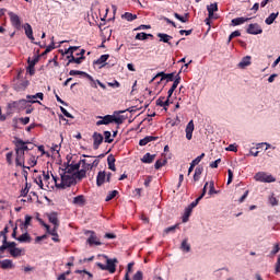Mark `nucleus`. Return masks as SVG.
<instances>
[{
	"mask_svg": "<svg viewBox=\"0 0 280 280\" xmlns=\"http://www.w3.org/2000/svg\"><path fill=\"white\" fill-rule=\"evenodd\" d=\"M60 176H61V180L58 184V177L52 175V179H54L55 185L58 189H67V187H71V185H74L75 175H71V174L65 173V171H62L60 173Z\"/></svg>",
	"mask_w": 280,
	"mask_h": 280,
	"instance_id": "nucleus-1",
	"label": "nucleus"
},
{
	"mask_svg": "<svg viewBox=\"0 0 280 280\" xmlns=\"http://www.w3.org/2000/svg\"><path fill=\"white\" fill-rule=\"evenodd\" d=\"M104 258L106 259V265L97 262L96 266L100 267L101 270H107L110 272V275H114V272L117 270V258L110 259L106 255H104Z\"/></svg>",
	"mask_w": 280,
	"mask_h": 280,
	"instance_id": "nucleus-2",
	"label": "nucleus"
},
{
	"mask_svg": "<svg viewBox=\"0 0 280 280\" xmlns=\"http://www.w3.org/2000/svg\"><path fill=\"white\" fill-rule=\"evenodd\" d=\"M254 179L257 180V183H276L277 182V178H275V176L266 172L256 173L254 176Z\"/></svg>",
	"mask_w": 280,
	"mask_h": 280,
	"instance_id": "nucleus-3",
	"label": "nucleus"
},
{
	"mask_svg": "<svg viewBox=\"0 0 280 280\" xmlns=\"http://www.w3.org/2000/svg\"><path fill=\"white\" fill-rule=\"evenodd\" d=\"M15 164L18 167H23L24 170H30V166H25V153L22 151H15Z\"/></svg>",
	"mask_w": 280,
	"mask_h": 280,
	"instance_id": "nucleus-4",
	"label": "nucleus"
},
{
	"mask_svg": "<svg viewBox=\"0 0 280 280\" xmlns=\"http://www.w3.org/2000/svg\"><path fill=\"white\" fill-rule=\"evenodd\" d=\"M15 152H27V150H30V147H27V143L30 142H25L19 138H15Z\"/></svg>",
	"mask_w": 280,
	"mask_h": 280,
	"instance_id": "nucleus-5",
	"label": "nucleus"
},
{
	"mask_svg": "<svg viewBox=\"0 0 280 280\" xmlns=\"http://www.w3.org/2000/svg\"><path fill=\"white\" fill-rule=\"evenodd\" d=\"M93 139V148L94 150H100V145H102V143H104V136H102V133L95 131L92 136Z\"/></svg>",
	"mask_w": 280,
	"mask_h": 280,
	"instance_id": "nucleus-6",
	"label": "nucleus"
},
{
	"mask_svg": "<svg viewBox=\"0 0 280 280\" xmlns=\"http://www.w3.org/2000/svg\"><path fill=\"white\" fill-rule=\"evenodd\" d=\"M78 170H80V163H71V164H67V166L65 167V170H62V172H65L66 174H70L72 176H75V174L78 173Z\"/></svg>",
	"mask_w": 280,
	"mask_h": 280,
	"instance_id": "nucleus-7",
	"label": "nucleus"
},
{
	"mask_svg": "<svg viewBox=\"0 0 280 280\" xmlns=\"http://www.w3.org/2000/svg\"><path fill=\"white\" fill-rule=\"evenodd\" d=\"M262 33H264V30H261V26L257 23L249 24L247 27V34L257 36V34H262Z\"/></svg>",
	"mask_w": 280,
	"mask_h": 280,
	"instance_id": "nucleus-8",
	"label": "nucleus"
},
{
	"mask_svg": "<svg viewBox=\"0 0 280 280\" xmlns=\"http://www.w3.org/2000/svg\"><path fill=\"white\" fill-rule=\"evenodd\" d=\"M11 25L15 27V30H21V18L16 15L14 12H9Z\"/></svg>",
	"mask_w": 280,
	"mask_h": 280,
	"instance_id": "nucleus-9",
	"label": "nucleus"
},
{
	"mask_svg": "<svg viewBox=\"0 0 280 280\" xmlns=\"http://www.w3.org/2000/svg\"><path fill=\"white\" fill-rule=\"evenodd\" d=\"M86 242L90 246H102V242H100V238L97 237V235H95V232L93 231H90V237Z\"/></svg>",
	"mask_w": 280,
	"mask_h": 280,
	"instance_id": "nucleus-10",
	"label": "nucleus"
},
{
	"mask_svg": "<svg viewBox=\"0 0 280 280\" xmlns=\"http://www.w3.org/2000/svg\"><path fill=\"white\" fill-rule=\"evenodd\" d=\"M156 78H161V80H166V82H174V72L172 73H165V72H160L158 73L156 77H154L151 82H154Z\"/></svg>",
	"mask_w": 280,
	"mask_h": 280,
	"instance_id": "nucleus-11",
	"label": "nucleus"
},
{
	"mask_svg": "<svg viewBox=\"0 0 280 280\" xmlns=\"http://www.w3.org/2000/svg\"><path fill=\"white\" fill-rule=\"evenodd\" d=\"M194 130H195V126H194V120H190L185 129L186 132V139L188 141H191L192 137H194Z\"/></svg>",
	"mask_w": 280,
	"mask_h": 280,
	"instance_id": "nucleus-12",
	"label": "nucleus"
},
{
	"mask_svg": "<svg viewBox=\"0 0 280 280\" xmlns=\"http://www.w3.org/2000/svg\"><path fill=\"white\" fill-rule=\"evenodd\" d=\"M98 119L101 120L96 121V126H108V124H113V115L98 116Z\"/></svg>",
	"mask_w": 280,
	"mask_h": 280,
	"instance_id": "nucleus-13",
	"label": "nucleus"
},
{
	"mask_svg": "<svg viewBox=\"0 0 280 280\" xmlns=\"http://www.w3.org/2000/svg\"><path fill=\"white\" fill-rule=\"evenodd\" d=\"M43 97H45V95L42 92H38L34 95H27L26 100L28 101L30 104H40V102L36 100H43Z\"/></svg>",
	"mask_w": 280,
	"mask_h": 280,
	"instance_id": "nucleus-14",
	"label": "nucleus"
},
{
	"mask_svg": "<svg viewBox=\"0 0 280 280\" xmlns=\"http://www.w3.org/2000/svg\"><path fill=\"white\" fill-rule=\"evenodd\" d=\"M208 19H206V24L209 25V19H213V12H218V3H211L207 7Z\"/></svg>",
	"mask_w": 280,
	"mask_h": 280,
	"instance_id": "nucleus-15",
	"label": "nucleus"
},
{
	"mask_svg": "<svg viewBox=\"0 0 280 280\" xmlns=\"http://www.w3.org/2000/svg\"><path fill=\"white\" fill-rule=\"evenodd\" d=\"M205 159V153H201L199 156H197L195 160L191 161L190 166L188 168V176L191 174V172H194V167H196V165L200 164V161H202Z\"/></svg>",
	"mask_w": 280,
	"mask_h": 280,
	"instance_id": "nucleus-16",
	"label": "nucleus"
},
{
	"mask_svg": "<svg viewBox=\"0 0 280 280\" xmlns=\"http://www.w3.org/2000/svg\"><path fill=\"white\" fill-rule=\"evenodd\" d=\"M67 67H69L70 65H73V62L75 65H82V60H84V57H79V58H75L73 56V52H71V55L67 56Z\"/></svg>",
	"mask_w": 280,
	"mask_h": 280,
	"instance_id": "nucleus-17",
	"label": "nucleus"
},
{
	"mask_svg": "<svg viewBox=\"0 0 280 280\" xmlns=\"http://www.w3.org/2000/svg\"><path fill=\"white\" fill-rule=\"evenodd\" d=\"M158 38H160V43H166L167 45H170V47H173L172 42V35L165 34V33H159L158 34Z\"/></svg>",
	"mask_w": 280,
	"mask_h": 280,
	"instance_id": "nucleus-18",
	"label": "nucleus"
},
{
	"mask_svg": "<svg viewBox=\"0 0 280 280\" xmlns=\"http://www.w3.org/2000/svg\"><path fill=\"white\" fill-rule=\"evenodd\" d=\"M202 172H205V166H202V165H198L195 168V173H194V176H192L194 183H198V180H200V176H202Z\"/></svg>",
	"mask_w": 280,
	"mask_h": 280,
	"instance_id": "nucleus-19",
	"label": "nucleus"
},
{
	"mask_svg": "<svg viewBox=\"0 0 280 280\" xmlns=\"http://www.w3.org/2000/svg\"><path fill=\"white\" fill-rule=\"evenodd\" d=\"M104 183H106V172L100 171L96 176V185L97 187H102Z\"/></svg>",
	"mask_w": 280,
	"mask_h": 280,
	"instance_id": "nucleus-20",
	"label": "nucleus"
},
{
	"mask_svg": "<svg viewBox=\"0 0 280 280\" xmlns=\"http://www.w3.org/2000/svg\"><path fill=\"white\" fill-rule=\"evenodd\" d=\"M69 75H83V78H86L88 80H90V82H93V78L91 77V74L84 72V71H80V70H70L69 71Z\"/></svg>",
	"mask_w": 280,
	"mask_h": 280,
	"instance_id": "nucleus-21",
	"label": "nucleus"
},
{
	"mask_svg": "<svg viewBox=\"0 0 280 280\" xmlns=\"http://www.w3.org/2000/svg\"><path fill=\"white\" fill-rule=\"evenodd\" d=\"M0 268H2V270H10L14 268V262L11 259H4L0 261Z\"/></svg>",
	"mask_w": 280,
	"mask_h": 280,
	"instance_id": "nucleus-22",
	"label": "nucleus"
},
{
	"mask_svg": "<svg viewBox=\"0 0 280 280\" xmlns=\"http://www.w3.org/2000/svg\"><path fill=\"white\" fill-rule=\"evenodd\" d=\"M24 31L27 38L34 43V31L32 30V25L30 23L24 24Z\"/></svg>",
	"mask_w": 280,
	"mask_h": 280,
	"instance_id": "nucleus-23",
	"label": "nucleus"
},
{
	"mask_svg": "<svg viewBox=\"0 0 280 280\" xmlns=\"http://www.w3.org/2000/svg\"><path fill=\"white\" fill-rule=\"evenodd\" d=\"M250 56H245L242 58L241 62L237 65L238 69H246V67H250Z\"/></svg>",
	"mask_w": 280,
	"mask_h": 280,
	"instance_id": "nucleus-24",
	"label": "nucleus"
},
{
	"mask_svg": "<svg viewBox=\"0 0 280 280\" xmlns=\"http://www.w3.org/2000/svg\"><path fill=\"white\" fill-rule=\"evenodd\" d=\"M110 58V55H102L97 60L94 61V65H101L100 69L106 67V61Z\"/></svg>",
	"mask_w": 280,
	"mask_h": 280,
	"instance_id": "nucleus-25",
	"label": "nucleus"
},
{
	"mask_svg": "<svg viewBox=\"0 0 280 280\" xmlns=\"http://www.w3.org/2000/svg\"><path fill=\"white\" fill-rule=\"evenodd\" d=\"M73 205H77L78 207H84L86 205V199L84 198V195H79L73 198Z\"/></svg>",
	"mask_w": 280,
	"mask_h": 280,
	"instance_id": "nucleus-26",
	"label": "nucleus"
},
{
	"mask_svg": "<svg viewBox=\"0 0 280 280\" xmlns=\"http://www.w3.org/2000/svg\"><path fill=\"white\" fill-rule=\"evenodd\" d=\"M115 155L109 154L107 156V165H108V170H112V172H117V167L115 166Z\"/></svg>",
	"mask_w": 280,
	"mask_h": 280,
	"instance_id": "nucleus-27",
	"label": "nucleus"
},
{
	"mask_svg": "<svg viewBox=\"0 0 280 280\" xmlns=\"http://www.w3.org/2000/svg\"><path fill=\"white\" fill-rule=\"evenodd\" d=\"M48 220L54 226H60V222L58 221V213L51 212L48 214Z\"/></svg>",
	"mask_w": 280,
	"mask_h": 280,
	"instance_id": "nucleus-28",
	"label": "nucleus"
},
{
	"mask_svg": "<svg viewBox=\"0 0 280 280\" xmlns=\"http://www.w3.org/2000/svg\"><path fill=\"white\" fill-rule=\"evenodd\" d=\"M12 248H16L15 242H7L5 245L0 246V253H5V250L10 252Z\"/></svg>",
	"mask_w": 280,
	"mask_h": 280,
	"instance_id": "nucleus-29",
	"label": "nucleus"
},
{
	"mask_svg": "<svg viewBox=\"0 0 280 280\" xmlns=\"http://www.w3.org/2000/svg\"><path fill=\"white\" fill-rule=\"evenodd\" d=\"M156 139H159V137L147 136L139 141V145H148V143H151V141H156Z\"/></svg>",
	"mask_w": 280,
	"mask_h": 280,
	"instance_id": "nucleus-30",
	"label": "nucleus"
},
{
	"mask_svg": "<svg viewBox=\"0 0 280 280\" xmlns=\"http://www.w3.org/2000/svg\"><path fill=\"white\" fill-rule=\"evenodd\" d=\"M34 183L38 185L39 189H45V191L49 189V184H46V185L44 184L43 176H38L37 178H35Z\"/></svg>",
	"mask_w": 280,
	"mask_h": 280,
	"instance_id": "nucleus-31",
	"label": "nucleus"
},
{
	"mask_svg": "<svg viewBox=\"0 0 280 280\" xmlns=\"http://www.w3.org/2000/svg\"><path fill=\"white\" fill-rule=\"evenodd\" d=\"M154 159H156V154L145 153L141 159L142 163H153Z\"/></svg>",
	"mask_w": 280,
	"mask_h": 280,
	"instance_id": "nucleus-32",
	"label": "nucleus"
},
{
	"mask_svg": "<svg viewBox=\"0 0 280 280\" xmlns=\"http://www.w3.org/2000/svg\"><path fill=\"white\" fill-rule=\"evenodd\" d=\"M27 104H30L28 100H20L19 102H14L12 106L13 108H25Z\"/></svg>",
	"mask_w": 280,
	"mask_h": 280,
	"instance_id": "nucleus-33",
	"label": "nucleus"
},
{
	"mask_svg": "<svg viewBox=\"0 0 280 280\" xmlns=\"http://www.w3.org/2000/svg\"><path fill=\"white\" fill-rule=\"evenodd\" d=\"M153 34H148V33H138L136 35V40H148V38H153Z\"/></svg>",
	"mask_w": 280,
	"mask_h": 280,
	"instance_id": "nucleus-34",
	"label": "nucleus"
},
{
	"mask_svg": "<svg viewBox=\"0 0 280 280\" xmlns=\"http://www.w3.org/2000/svg\"><path fill=\"white\" fill-rule=\"evenodd\" d=\"M277 16H279V12H277V13H271V14L265 20L266 25H272V23H275V21H277Z\"/></svg>",
	"mask_w": 280,
	"mask_h": 280,
	"instance_id": "nucleus-35",
	"label": "nucleus"
},
{
	"mask_svg": "<svg viewBox=\"0 0 280 280\" xmlns=\"http://www.w3.org/2000/svg\"><path fill=\"white\" fill-rule=\"evenodd\" d=\"M174 16L177 19V21H180V23H187L189 21V13H185L184 15L174 13Z\"/></svg>",
	"mask_w": 280,
	"mask_h": 280,
	"instance_id": "nucleus-36",
	"label": "nucleus"
},
{
	"mask_svg": "<svg viewBox=\"0 0 280 280\" xmlns=\"http://www.w3.org/2000/svg\"><path fill=\"white\" fill-rule=\"evenodd\" d=\"M246 21H250L248 18H236L232 20V25H243V23H246Z\"/></svg>",
	"mask_w": 280,
	"mask_h": 280,
	"instance_id": "nucleus-37",
	"label": "nucleus"
},
{
	"mask_svg": "<svg viewBox=\"0 0 280 280\" xmlns=\"http://www.w3.org/2000/svg\"><path fill=\"white\" fill-rule=\"evenodd\" d=\"M191 208H185L184 214L182 217V222H189V217L191 215Z\"/></svg>",
	"mask_w": 280,
	"mask_h": 280,
	"instance_id": "nucleus-38",
	"label": "nucleus"
},
{
	"mask_svg": "<svg viewBox=\"0 0 280 280\" xmlns=\"http://www.w3.org/2000/svg\"><path fill=\"white\" fill-rule=\"evenodd\" d=\"M22 253L23 250L19 247L9 249V254L11 255V257H21Z\"/></svg>",
	"mask_w": 280,
	"mask_h": 280,
	"instance_id": "nucleus-39",
	"label": "nucleus"
},
{
	"mask_svg": "<svg viewBox=\"0 0 280 280\" xmlns=\"http://www.w3.org/2000/svg\"><path fill=\"white\" fill-rule=\"evenodd\" d=\"M180 249H182L184 253H189V252L191 250V245H189V243L187 242V238H185V240L182 242Z\"/></svg>",
	"mask_w": 280,
	"mask_h": 280,
	"instance_id": "nucleus-40",
	"label": "nucleus"
},
{
	"mask_svg": "<svg viewBox=\"0 0 280 280\" xmlns=\"http://www.w3.org/2000/svg\"><path fill=\"white\" fill-rule=\"evenodd\" d=\"M44 228H46V231L49 235H56L58 233V226L54 225L52 230L47 225V223H42Z\"/></svg>",
	"mask_w": 280,
	"mask_h": 280,
	"instance_id": "nucleus-41",
	"label": "nucleus"
},
{
	"mask_svg": "<svg viewBox=\"0 0 280 280\" xmlns=\"http://www.w3.org/2000/svg\"><path fill=\"white\" fill-rule=\"evenodd\" d=\"M121 19H125V21L132 22V21H136L137 14H132L130 12H126L125 14L121 15Z\"/></svg>",
	"mask_w": 280,
	"mask_h": 280,
	"instance_id": "nucleus-42",
	"label": "nucleus"
},
{
	"mask_svg": "<svg viewBox=\"0 0 280 280\" xmlns=\"http://www.w3.org/2000/svg\"><path fill=\"white\" fill-rule=\"evenodd\" d=\"M86 177V168L78 170L77 174L74 175V178H78L79 180H82V178Z\"/></svg>",
	"mask_w": 280,
	"mask_h": 280,
	"instance_id": "nucleus-43",
	"label": "nucleus"
},
{
	"mask_svg": "<svg viewBox=\"0 0 280 280\" xmlns=\"http://www.w3.org/2000/svg\"><path fill=\"white\" fill-rule=\"evenodd\" d=\"M16 240H18V242H21V243H25V242L30 243V242H32V237H30V234H28V233L22 234V235H21L20 237H18Z\"/></svg>",
	"mask_w": 280,
	"mask_h": 280,
	"instance_id": "nucleus-44",
	"label": "nucleus"
},
{
	"mask_svg": "<svg viewBox=\"0 0 280 280\" xmlns=\"http://www.w3.org/2000/svg\"><path fill=\"white\" fill-rule=\"evenodd\" d=\"M103 139H105V143H113V141H115V139H113V133H110V131H104Z\"/></svg>",
	"mask_w": 280,
	"mask_h": 280,
	"instance_id": "nucleus-45",
	"label": "nucleus"
},
{
	"mask_svg": "<svg viewBox=\"0 0 280 280\" xmlns=\"http://www.w3.org/2000/svg\"><path fill=\"white\" fill-rule=\"evenodd\" d=\"M164 165H167V160H158L154 167L155 170H161V167H164Z\"/></svg>",
	"mask_w": 280,
	"mask_h": 280,
	"instance_id": "nucleus-46",
	"label": "nucleus"
},
{
	"mask_svg": "<svg viewBox=\"0 0 280 280\" xmlns=\"http://www.w3.org/2000/svg\"><path fill=\"white\" fill-rule=\"evenodd\" d=\"M208 185H209V195L210 196H213V194H218V190H215V183L213 180L208 183Z\"/></svg>",
	"mask_w": 280,
	"mask_h": 280,
	"instance_id": "nucleus-47",
	"label": "nucleus"
},
{
	"mask_svg": "<svg viewBox=\"0 0 280 280\" xmlns=\"http://www.w3.org/2000/svg\"><path fill=\"white\" fill-rule=\"evenodd\" d=\"M118 194H119V191H117V190L110 191V192L106 196L105 201H106V202H110V200H113V198H115Z\"/></svg>",
	"mask_w": 280,
	"mask_h": 280,
	"instance_id": "nucleus-48",
	"label": "nucleus"
},
{
	"mask_svg": "<svg viewBox=\"0 0 280 280\" xmlns=\"http://www.w3.org/2000/svg\"><path fill=\"white\" fill-rule=\"evenodd\" d=\"M80 165H82L83 170H93V165L91 163H86V160H80Z\"/></svg>",
	"mask_w": 280,
	"mask_h": 280,
	"instance_id": "nucleus-49",
	"label": "nucleus"
},
{
	"mask_svg": "<svg viewBox=\"0 0 280 280\" xmlns=\"http://www.w3.org/2000/svg\"><path fill=\"white\" fill-rule=\"evenodd\" d=\"M112 119H113V124H117L118 126L124 124V116H118V117L112 116Z\"/></svg>",
	"mask_w": 280,
	"mask_h": 280,
	"instance_id": "nucleus-50",
	"label": "nucleus"
},
{
	"mask_svg": "<svg viewBox=\"0 0 280 280\" xmlns=\"http://www.w3.org/2000/svg\"><path fill=\"white\" fill-rule=\"evenodd\" d=\"M52 49H56V43L54 42V37H51V43L49 46L46 47L44 54H49V51H51Z\"/></svg>",
	"mask_w": 280,
	"mask_h": 280,
	"instance_id": "nucleus-51",
	"label": "nucleus"
},
{
	"mask_svg": "<svg viewBox=\"0 0 280 280\" xmlns=\"http://www.w3.org/2000/svg\"><path fill=\"white\" fill-rule=\"evenodd\" d=\"M237 36H242V33L240 31L232 32L231 35L229 36L228 43L233 40V38H237Z\"/></svg>",
	"mask_w": 280,
	"mask_h": 280,
	"instance_id": "nucleus-52",
	"label": "nucleus"
},
{
	"mask_svg": "<svg viewBox=\"0 0 280 280\" xmlns=\"http://www.w3.org/2000/svg\"><path fill=\"white\" fill-rule=\"evenodd\" d=\"M177 226H178V224H175V225H172V226H170V228H166V229L164 230V234L167 235V234H170V233H174V231H176Z\"/></svg>",
	"mask_w": 280,
	"mask_h": 280,
	"instance_id": "nucleus-53",
	"label": "nucleus"
},
{
	"mask_svg": "<svg viewBox=\"0 0 280 280\" xmlns=\"http://www.w3.org/2000/svg\"><path fill=\"white\" fill-rule=\"evenodd\" d=\"M36 62H38V57H35L34 59L28 58V67H31V69H34V67H36Z\"/></svg>",
	"mask_w": 280,
	"mask_h": 280,
	"instance_id": "nucleus-54",
	"label": "nucleus"
},
{
	"mask_svg": "<svg viewBox=\"0 0 280 280\" xmlns=\"http://www.w3.org/2000/svg\"><path fill=\"white\" fill-rule=\"evenodd\" d=\"M60 110L62 113V115H65V117H68L69 119H73V115H71L70 113L67 112V109L65 107H60Z\"/></svg>",
	"mask_w": 280,
	"mask_h": 280,
	"instance_id": "nucleus-55",
	"label": "nucleus"
},
{
	"mask_svg": "<svg viewBox=\"0 0 280 280\" xmlns=\"http://www.w3.org/2000/svg\"><path fill=\"white\" fill-rule=\"evenodd\" d=\"M176 89H178V85H175V84L173 83V85L171 86V89H170L168 92H167V96H168V97H172V95H174V92L176 91Z\"/></svg>",
	"mask_w": 280,
	"mask_h": 280,
	"instance_id": "nucleus-56",
	"label": "nucleus"
},
{
	"mask_svg": "<svg viewBox=\"0 0 280 280\" xmlns=\"http://www.w3.org/2000/svg\"><path fill=\"white\" fill-rule=\"evenodd\" d=\"M36 163H38V161L36 160V156H31L28 160V165H31V167H35Z\"/></svg>",
	"mask_w": 280,
	"mask_h": 280,
	"instance_id": "nucleus-57",
	"label": "nucleus"
},
{
	"mask_svg": "<svg viewBox=\"0 0 280 280\" xmlns=\"http://www.w3.org/2000/svg\"><path fill=\"white\" fill-rule=\"evenodd\" d=\"M49 172H43V177L42 180L47 185V183L49 182Z\"/></svg>",
	"mask_w": 280,
	"mask_h": 280,
	"instance_id": "nucleus-58",
	"label": "nucleus"
},
{
	"mask_svg": "<svg viewBox=\"0 0 280 280\" xmlns=\"http://www.w3.org/2000/svg\"><path fill=\"white\" fill-rule=\"evenodd\" d=\"M233 183V171L228 170V185Z\"/></svg>",
	"mask_w": 280,
	"mask_h": 280,
	"instance_id": "nucleus-59",
	"label": "nucleus"
},
{
	"mask_svg": "<svg viewBox=\"0 0 280 280\" xmlns=\"http://www.w3.org/2000/svg\"><path fill=\"white\" fill-rule=\"evenodd\" d=\"M133 280H143V272L137 271L133 276Z\"/></svg>",
	"mask_w": 280,
	"mask_h": 280,
	"instance_id": "nucleus-60",
	"label": "nucleus"
},
{
	"mask_svg": "<svg viewBox=\"0 0 280 280\" xmlns=\"http://www.w3.org/2000/svg\"><path fill=\"white\" fill-rule=\"evenodd\" d=\"M269 202H270V205H271L272 207H277V205H279V201H278L277 198L273 197V196H271V197L269 198Z\"/></svg>",
	"mask_w": 280,
	"mask_h": 280,
	"instance_id": "nucleus-61",
	"label": "nucleus"
},
{
	"mask_svg": "<svg viewBox=\"0 0 280 280\" xmlns=\"http://www.w3.org/2000/svg\"><path fill=\"white\" fill-rule=\"evenodd\" d=\"M221 162H222V160H221V159H218V160H215L214 162L210 163V167H212V170H213V168H217V167H218V164H220Z\"/></svg>",
	"mask_w": 280,
	"mask_h": 280,
	"instance_id": "nucleus-62",
	"label": "nucleus"
},
{
	"mask_svg": "<svg viewBox=\"0 0 280 280\" xmlns=\"http://www.w3.org/2000/svg\"><path fill=\"white\" fill-rule=\"evenodd\" d=\"M32 222V217H30L28 214L25 215V222H24V226H30Z\"/></svg>",
	"mask_w": 280,
	"mask_h": 280,
	"instance_id": "nucleus-63",
	"label": "nucleus"
},
{
	"mask_svg": "<svg viewBox=\"0 0 280 280\" xmlns=\"http://www.w3.org/2000/svg\"><path fill=\"white\" fill-rule=\"evenodd\" d=\"M12 156H13L12 152L7 153V162L9 163V165H12Z\"/></svg>",
	"mask_w": 280,
	"mask_h": 280,
	"instance_id": "nucleus-64",
	"label": "nucleus"
}]
</instances>
